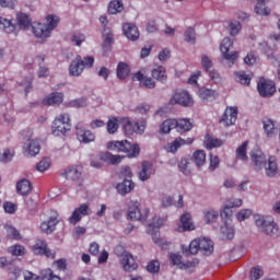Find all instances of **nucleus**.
Masks as SVG:
<instances>
[{
	"label": "nucleus",
	"instance_id": "51",
	"mask_svg": "<svg viewBox=\"0 0 280 280\" xmlns=\"http://www.w3.org/2000/svg\"><path fill=\"white\" fill-rule=\"evenodd\" d=\"M178 167L182 174H185V176H189L191 174V164L189 163V160L182 159Z\"/></svg>",
	"mask_w": 280,
	"mask_h": 280
},
{
	"label": "nucleus",
	"instance_id": "64",
	"mask_svg": "<svg viewBox=\"0 0 280 280\" xmlns=\"http://www.w3.org/2000/svg\"><path fill=\"white\" fill-rule=\"evenodd\" d=\"M250 279L257 280V279H261V277H264V269H261V267L257 266L254 267L250 270Z\"/></svg>",
	"mask_w": 280,
	"mask_h": 280
},
{
	"label": "nucleus",
	"instance_id": "47",
	"mask_svg": "<svg viewBox=\"0 0 280 280\" xmlns=\"http://www.w3.org/2000/svg\"><path fill=\"white\" fill-rule=\"evenodd\" d=\"M258 49L260 51H262V54H265V56H267V58H272V56L275 54V48L269 46L268 42H266V40H262V42L258 43Z\"/></svg>",
	"mask_w": 280,
	"mask_h": 280
},
{
	"label": "nucleus",
	"instance_id": "42",
	"mask_svg": "<svg viewBox=\"0 0 280 280\" xmlns=\"http://www.w3.org/2000/svg\"><path fill=\"white\" fill-rule=\"evenodd\" d=\"M116 73L119 80H126L128 75H130V67L126 62H119L117 66Z\"/></svg>",
	"mask_w": 280,
	"mask_h": 280
},
{
	"label": "nucleus",
	"instance_id": "37",
	"mask_svg": "<svg viewBox=\"0 0 280 280\" xmlns=\"http://www.w3.org/2000/svg\"><path fill=\"white\" fill-rule=\"evenodd\" d=\"M262 128L267 137H277V128H275V121L270 118L262 119Z\"/></svg>",
	"mask_w": 280,
	"mask_h": 280
},
{
	"label": "nucleus",
	"instance_id": "44",
	"mask_svg": "<svg viewBox=\"0 0 280 280\" xmlns=\"http://www.w3.org/2000/svg\"><path fill=\"white\" fill-rule=\"evenodd\" d=\"M247 148L248 141H245L241 145H238L235 151L236 159H238L240 161H248V155L246 154Z\"/></svg>",
	"mask_w": 280,
	"mask_h": 280
},
{
	"label": "nucleus",
	"instance_id": "1",
	"mask_svg": "<svg viewBox=\"0 0 280 280\" xmlns=\"http://www.w3.org/2000/svg\"><path fill=\"white\" fill-rule=\"evenodd\" d=\"M60 18L57 15H47L44 22H34L32 24V32L42 43H45L48 38H51L54 30L58 27Z\"/></svg>",
	"mask_w": 280,
	"mask_h": 280
},
{
	"label": "nucleus",
	"instance_id": "46",
	"mask_svg": "<svg viewBox=\"0 0 280 280\" xmlns=\"http://www.w3.org/2000/svg\"><path fill=\"white\" fill-rule=\"evenodd\" d=\"M230 36H237L242 32V24L237 20H231L228 26Z\"/></svg>",
	"mask_w": 280,
	"mask_h": 280
},
{
	"label": "nucleus",
	"instance_id": "62",
	"mask_svg": "<svg viewBox=\"0 0 280 280\" xmlns=\"http://www.w3.org/2000/svg\"><path fill=\"white\" fill-rule=\"evenodd\" d=\"M147 270L152 275L159 272V270H161V262H159V260H151L147 267Z\"/></svg>",
	"mask_w": 280,
	"mask_h": 280
},
{
	"label": "nucleus",
	"instance_id": "16",
	"mask_svg": "<svg viewBox=\"0 0 280 280\" xmlns=\"http://www.w3.org/2000/svg\"><path fill=\"white\" fill-rule=\"evenodd\" d=\"M250 160L254 165V170L259 172L266 167V154L259 148H255L250 151Z\"/></svg>",
	"mask_w": 280,
	"mask_h": 280
},
{
	"label": "nucleus",
	"instance_id": "63",
	"mask_svg": "<svg viewBox=\"0 0 280 280\" xmlns=\"http://www.w3.org/2000/svg\"><path fill=\"white\" fill-rule=\"evenodd\" d=\"M165 224V220L161 217H154L153 221L149 223V229H161Z\"/></svg>",
	"mask_w": 280,
	"mask_h": 280
},
{
	"label": "nucleus",
	"instance_id": "9",
	"mask_svg": "<svg viewBox=\"0 0 280 280\" xmlns=\"http://www.w3.org/2000/svg\"><path fill=\"white\" fill-rule=\"evenodd\" d=\"M226 203H224L221 210V218L225 219L223 225L221 226V233L225 240H233L235 237V226H233V210Z\"/></svg>",
	"mask_w": 280,
	"mask_h": 280
},
{
	"label": "nucleus",
	"instance_id": "15",
	"mask_svg": "<svg viewBox=\"0 0 280 280\" xmlns=\"http://www.w3.org/2000/svg\"><path fill=\"white\" fill-rule=\"evenodd\" d=\"M177 233H187L189 231H196V224L189 212H185L179 218V223L176 228Z\"/></svg>",
	"mask_w": 280,
	"mask_h": 280
},
{
	"label": "nucleus",
	"instance_id": "38",
	"mask_svg": "<svg viewBox=\"0 0 280 280\" xmlns=\"http://www.w3.org/2000/svg\"><path fill=\"white\" fill-rule=\"evenodd\" d=\"M177 132H189L191 128H194V122H191L190 119L187 118H180L176 120V126H175Z\"/></svg>",
	"mask_w": 280,
	"mask_h": 280
},
{
	"label": "nucleus",
	"instance_id": "12",
	"mask_svg": "<svg viewBox=\"0 0 280 280\" xmlns=\"http://www.w3.org/2000/svg\"><path fill=\"white\" fill-rule=\"evenodd\" d=\"M38 152H40V143L32 136V131H28V138L23 144V154L24 156H36Z\"/></svg>",
	"mask_w": 280,
	"mask_h": 280
},
{
	"label": "nucleus",
	"instance_id": "23",
	"mask_svg": "<svg viewBox=\"0 0 280 280\" xmlns=\"http://www.w3.org/2000/svg\"><path fill=\"white\" fill-rule=\"evenodd\" d=\"M122 32L128 40H139V27H137V25L133 23H126L122 25Z\"/></svg>",
	"mask_w": 280,
	"mask_h": 280
},
{
	"label": "nucleus",
	"instance_id": "11",
	"mask_svg": "<svg viewBox=\"0 0 280 280\" xmlns=\"http://www.w3.org/2000/svg\"><path fill=\"white\" fill-rule=\"evenodd\" d=\"M121 126L126 135H143L145 132V126L148 122L145 120L132 121L130 118H121Z\"/></svg>",
	"mask_w": 280,
	"mask_h": 280
},
{
	"label": "nucleus",
	"instance_id": "28",
	"mask_svg": "<svg viewBox=\"0 0 280 280\" xmlns=\"http://www.w3.org/2000/svg\"><path fill=\"white\" fill-rule=\"evenodd\" d=\"M32 182L28 179L23 178L16 183V192L20 196H30V194H32Z\"/></svg>",
	"mask_w": 280,
	"mask_h": 280
},
{
	"label": "nucleus",
	"instance_id": "58",
	"mask_svg": "<svg viewBox=\"0 0 280 280\" xmlns=\"http://www.w3.org/2000/svg\"><path fill=\"white\" fill-rule=\"evenodd\" d=\"M7 235L10 237V240H21V234L19 233V230H16L12 225L5 226Z\"/></svg>",
	"mask_w": 280,
	"mask_h": 280
},
{
	"label": "nucleus",
	"instance_id": "53",
	"mask_svg": "<svg viewBox=\"0 0 280 280\" xmlns=\"http://www.w3.org/2000/svg\"><path fill=\"white\" fill-rule=\"evenodd\" d=\"M51 167V160L49 158H44L40 162L37 163V172H47Z\"/></svg>",
	"mask_w": 280,
	"mask_h": 280
},
{
	"label": "nucleus",
	"instance_id": "60",
	"mask_svg": "<svg viewBox=\"0 0 280 280\" xmlns=\"http://www.w3.org/2000/svg\"><path fill=\"white\" fill-rule=\"evenodd\" d=\"M40 275L43 280H61L58 276L54 275L51 269H44Z\"/></svg>",
	"mask_w": 280,
	"mask_h": 280
},
{
	"label": "nucleus",
	"instance_id": "29",
	"mask_svg": "<svg viewBox=\"0 0 280 280\" xmlns=\"http://www.w3.org/2000/svg\"><path fill=\"white\" fill-rule=\"evenodd\" d=\"M183 145H185V139L176 138L174 141L166 143L164 150L168 154H176V152H178Z\"/></svg>",
	"mask_w": 280,
	"mask_h": 280
},
{
	"label": "nucleus",
	"instance_id": "17",
	"mask_svg": "<svg viewBox=\"0 0 280 280\" xmlns=\"http://www.w3.org/2000/svg\"><path fill=\"white\" fill-rule=\"evenodd\" d=\"M235 121H237V107H228L221 116L220 124L229 128V126H233Z\"/></svg>",
	"mask_w": 280,
	"mask_h": 280
},
{
	"label": "nucleus",
	"instance_id": "54",
	"mask_svg": "<svg viewBox=\"0 0 280 280\" xmlns=\"http://www.w3.org/2000/svg\"><path fill=\"white\" fill-rule=\"evenodd\" d=\"M20 86V91H24L25 95L32 91V77H27L22 82L18 83Z\"/></svg>",
	"mask_w": 280,
	"mask_h": 280
},
{
	"label": "nucleus",
	"instance_id": "8",
	"mask_svg": "<svg viewBox=\"0 0 280 280\" xmlns=\"http://www.w3.org/2000/svg\"><path fill=\"white\" fill-rule=\"evenodd\" d=\"M115 255L119 259V264L125 270V272H132L133 270H137V262L135 261V257L130 252L126 250L124 246L117 245L114 249Z\"/></svg>",
	"mask_w": 280,
	"mask_h": 280
},
{
	"label": "nucleus",
	"instance_id": "40",
	"mask_svg": "<svg viewBox=\"0 0 280 280\" xmlns=\"http://www.w3.org/2000/svg\"><path fill=\"white\" fill-rule=\"evenodd\" d=\"M224 145V142L221 139H218L213 136H206L205 138V147L207 150H213V148H222Z\"/></svg>",
	"mask_w": 280,
	"mask_h": 280
},
{
	"label": "nucleus",
	"instance_id": "61",
	"mask_svg": "<svg viewBox=\"0 0 280 280\" xmlns=\"http://www.w3.org/2000/svg\"><path fill=\"white\" fill-rule=\"evenodd\" d=\"M172 205H174V197H172L171 195H163L161 198V206L164 209H167L172 207Z\"/></svg>",
	"mask_w": 280,
	"mask_h": 280
},
{
	"label": "nucleus",
	"instance_id": "25",
	"mask_svg": "<svg viewBox=\"0 0 280 280\" xmlns=\"http://www.w3.org/2000/svg\"><path fill=\"white\" fill-rule=\"evenodd\" d=\"M58 224V217L51 215L48 220L42 222L40 231L49 235L56 231V225Z\"/></svg>",
	"mask_w": 280,
	"mask_h": 280
},
{
	"label": "nucleus",
	"instance_id": "41",
	"mask_svg": "<svg viewBox=\"0 0 280 280\" xmlns=\"http://www.w3.org/2000/svg\"><path fill=\"white\" fill-rule=\"evenodd\" d=\"M192 161L196 167H202L207 163V153L203 150H197L192 153Z\"/></svg>",
	"mask_w": 280,
	"mask_h": 280
},
{
	"label": "nucleus",
	"instance_id": "21",
	"mask_svg": "<svg viewBox=\"0 0 280 280\" xmlns=\"http://www.w3.org/2000/svg\"><path fill=\"white\" fill-rule=\"evenodd\" d=\"M84 71V66L82 65V57L78 55L69 66V74L73 78H80Z\"/></svg>",
	"mask_w": 280,
	"mask_h": 280
},
{
	"label": "nucleus",
	"instance_id": "2",
	"mask_svg": "<svg viewBox=\"0 0 280 280\" xmlns=\"http://www.w3.org/2000/svg\"><path fill=\"white\" fill-rule=\"evenodd\" d=\"M16 23L14 24L12 20L0 16V30L5 34H14V36L19 34V30H27L32 25V19L25 13H18Z\"/></svg>",
	"mask_w": 280,
	"mask_h": 280
},
{
	"label": "nucleus",
	"instance_id": "50",
	"mask_svg": "<svg viewBox=\"0 0 280 280\" xmlns=\"http://www.w3.org/2000/svg\"><path fill=\"white\" fill-rule=\"evenodd\" d=\"M184 40L186 43H189V45H196V31L194 30V27H188L184 32Z\"/></svg>",
	"mask_w": 280,
	"mask_h": 280
},
{
	"label": "nucleus",
	"instance_id": "19",
	"mask_svg": "<svg viewBox=\"0 0 280 280\" xmlns=\"http://www.w3.org/2000/svg\"><path fill=\"white\" fill-rule=\"evenodd\" d=\"M34 255H44L48 259H56V253L47 248V243L45 241H37L33 245Z\"/></svg>",
	"mask_w": 280,
	"mask_h": 280
},
{
	"label": "nucleus",
	"instance_id": "20",
	"mask_svg": "<svg viewBox=\"0 0 280 280\" xmlns=\"http://www.w3.org/2000/svg\"><path fill=\"white\" fill-rule=\"evenodd\" d=\"M62 176H65L67 180H72V183H77L79 187L82 185V182L80 180L82 176V171L79 166H70L66 168V171L62 173Z\"/></svg>",
	"mask_w": 280,
	"mask_h": 280
},
{
	"label": "nucleus",
	"instance_id": "27",
	"mask_svg": "<svg viewBox=\"0 0 280 280\" xmlns=\"http://www.w3.org/2000/svg\"><path fill=\"white\" fill-rule=\"evenodd\" d=\"M199 252L202 255H213V241L207 237H199Z\"/></svg>",
	"mask_w": 280,
	"mask_h": 280
},
{
	"label": "nucleus",
	"instance_id": "18",
	"mask_svg": "<svg viewBox=\"0 0 280 280\" xmlns=\"http://www.w3.org/2000/svg\"><path fill=\"white\" fill-rule=\"evenodd\" d=\"M257 90L261 97H271V95L275 94V91H277V88L272 81L260 80Z\"/></svg>",
	"mask_w": 280,
	"mask_h": 280
},
{
	"label": "nucleus",
	"instance_id": "39",
	"mask_svg": "<svg viewBox=\"0 0 280 280\" xmlns=\"http://www.w3.org/2000/svg\"><path fill=\"white\" fill-rule=\"evenodd\" d=\"M119 124H121V117H109L106 122L108 135H115L119 130Z\"/></svg>",
	"mask_w": 280,
	"mask_h": 280
},
{
	"label": "nucleus",
	"instance_id": "31",
	"mask_svg": "<svg viewBox=\"0 0 280 280\" xmlns=\"http://www.w3.org/2000/svg\"><path fill=\"white\" fill-rule=\"evenodd\" d=\"M116 189L120 196H126L127 194H130L132 189H135V183L130 179H125L124 182L117 184Z\"/></svg>",
	"mask_w": 280,
	"mask_h": 280
},
{
	"label": "nucleus",
	"instance_id": "3",
	"mask_svg": "<svg viewBox=\"0 0 280 280\" xmlns=\"http://www.w3.org/2000/svg\"><path fill=\"white\" fill-rule=\"evenodd\" d=\"M107 150H112L113 152H124L128 156V159H137L141 153V149L138 143H130L128 140H113L107 142Z\"/></svg>",
	"mask_w": 280,
	"mask_h": 280
},
{
	"label": "nucleus",
	"instance_id": "43",
	"mask_svg": "<svg viewBox=\"0 0 280 280\" xmlns=\"http://www.w3.org/2000/svg\"><path fill=\"white\" fill-rule=\"evenodd\" d=\"M220 213L217 210L208 209L203 211V219L206 224H213L218 222Z\"/></svg>",
	"mask_w": 280,
	"mask_h": 280
},
{
	"label": "nucleus",
	"instance_id": "48",
	"mask_svg": "<svg viewBox=\"0 0 280 280\" xmlns=\"http://www.w3.org/2000/svg\"><path fill=\"white\" fill-rule=\"evenodd\" d=\"M14 149H4L0 151V163H10L14 159Z\"/></svg>",
	"mask_w": 280,
	"mask_h": 280
},
{
	"label": "nucleus",
	"instance_id": "13",
	"mask_svg": "<svg viewBox=\"0 0 280 280\" xmlns=\"http://www.w3.org/2000/svg\"><path fill=\"white\" fill-rule=\"evenodd\" d=\"M75 135L79 142L83 143L84 145L94 143L96 139L95 132L91 131V129H85L80 122L75 126Z\"/></svg>",
	"mask_w": 280,
	"mask_h": 280
},
{
	"label": "nucleus",
	"instance_id": "35",
	"mask_svg": "<svg viewBox=\"0 0 280 280\" xmlns=\"http://www.w3.org/2000/svg\"><path fill=\"white\" fill-rule=\"evenodd\" d=\"M101 161H104L105 163H110L112 165H119L121 161H124V156L121 155H114L109 152H103L100 154Z\"/></svg>",
	"mask_w": 280,
	"mask_h": 280
},
{
	"label": "nucleus",
	"instance_id": "5",
	"mask_svg": "<svg viewBox=\"0 0 280 280\" xmlns=\"http://www.w3.org/2000/svg\"><path fill=\"white\" fill-rule=\"evenodd\" d=\"M235 39L231 37H224L220 44V51L223 60L226 61L228 67H233L240 58V51L233 50Z\"/></svg>",
	"mask_w": 280,
	"mask_h": 280
},
{
	"label": "nucleus",
	"instance_id": "49",
	"mask_svg": "<svg viewBox=\"0 0 280 280\" xmlns=\"http://www.w3.org/2000/svg\"><path fill=\"white\" fill-rule=\"evenodd\" d=\"M198 252H200V241L199 237L195 238L194 241L190 242L189 247L187 249L186 247V255H198Z\"/></svg>",
	"mask_w": 280,
	"mask_h": 280
},
{
	"label": "nucleus",
	"instance_id": "56",
	"mask_svg": "<svg viewBox=\"0 0 280 280\" xmlns=\"http://www.w3.org/2000/svg\"><path fill=\"white\" fill-rule=\"evenodd\" d=\"M235 80L240 82V84H250V75L246 74L244 71L236 72Z\"/></svg>",
	"mask_w": 280,
	"mask_h": 280
},
{
	"label": "nucleus",
	"instance_id": "6",
	"mask_svg": "<svg viewBox=\"0 0 280 280\" xmlns=\"http://www.w3.org/2000/svg\"><path fill=\"white\" fill-rule=\"evenodd\" d=\"M68 132H71V116L67 113L57 115L51 125V133L55 137H65Z\"/></svg>",
	"mask_w": 280,
	"mask_h": 280
},
{
	"label": "nucleus",
	"instance_id": "4",
	"mask_svg": "<svg viewBox=\"0 0 280 280\" xmlns=\"http://www.w3.org/2000/svg\"><path fill=\"white\" fill-rule=\"evenodd\" d=\"M253 220L260 233H265V235H269L270 237H275L279 233V226L270 217L256 213L253 215Z\"/></svg>",
	"mask_w": 280,
	"mask_h": 280
},
{
	"label": "nucleus",
	"instance_id": "36",
	"mask_svg": "<svg viewBox=\"0 0 280 280\" xmlns=\"http://www.w3.org/2000/svg\"><path fill=\"white\" fill-rule=\"evenodd\" d=\"M174 128H176V119L168 118L160 125L159 132L160 135H170Z\"/></svg>",
	"mask_w": 280,
	"mask_h": 280
},
{
	"label": "nucleus",
	"instance_id": "32",
	"mask_svg": "<svg viewBox=\"0 0 280 280\" xmlns=\"http://www.w3.org/2000/svg\"><path fill=\"white\" fill-rule=\"evenodd\" d=\"M198 97L203 100V102H211V100H215V97H218V92L208 88H200L198 90Z\"/></svg>",
	"mask_w": 280,
	"mask_h": 280
},
{
	"label": "nucleus",
	"instance_id": "10",
	"mask_svg": "<svg viewBox=\"0 0 280 280\" xmlns=\"http://www.w3.org/2000/svg\"><path fill=\"white\" fill-rule=\"evenodd\" d=\"M170 104H178L184 108H191L194 106V96L187 90H176L170 100Z\"/></svg>",
	"mask_w": 280,
	"mask_h": 280
},
{
	"label": "nucleus",
	"instance_id": "45",
	"mask_svg": "<svg viewBox=\"0 0 280 280\" xmlns=\"http://www.w3.org/2000/svg\"><path fill=\"white\" fill-rule=\"evenodd\" d=\"M124 11V2L120 0H113L108 5L109 14H119V12Z\"/></svg>",
	"mask_w": 280,
	"mask_h": 280
},
{
	"label": "nucleus",
	"instance_id": "14",
	"mask_svg": "<svg viewBox=\"0 0 280 280\" xmlns=\"http://www.w3.org/2000/svg\"><path fill=\"white\" fill-rule=\"evenodd\" d=\"M90 208L88 203H82L78 208H75L71 215L68 218L69 224H72V226H75V224L80 223L82 221V218L90 215L89 212Z\"/></svg>",
	"mask_w": 280,
	"mask_h": 280
},
{
	"label": "nucleus",
	"instance_id": "59",
	"mask_svg": "<svg viewBox=\"0 0 280 280\" xmlns=\"http://www.w3.org/2000/svg\"><path fill=\"white\" fill-rule=\"evenodd\" d=\"M257 60H259V57L254 51L248 52L244 58V62L245 65H248V67H253V65H257Z\"/></svg>",
	"mask_w": 280,
	"mask_h": 280
},
{
	"label": "nucleus",
	"instance_id": "22",
	"mask_svg": "<svg viewBox=\"0 0 280 280\" xmlns=\"http://www.w3.org/2000/svg\"><path fill=\"white\" fill-rule=\"evenodd\" d=\"M152 174H154V167L152 166V163L143 161L141 168L138 172L139 180L145 183V180H150V176H152Z\"/></svg>",
	"mask_w": 280,
	"mask_h": 280
},
{
	"label": "nucleus",
	"instance_id": "30",
	"mask_svg": "<svg viewBox=\"0 0 280 280\" xmlns=\"http://www.w3.org/2000/svg\"><path fill=\"white\" fill-rule=\"evenodd\" d=\"M266 176L269 178H272L277 176V173L279 172V166L277 164V158L270 156L268 159V164L265 166Z\"/></svg>",
	"mask_w": 280,
	"mask_h": 280
},
{
	"label": "nucleus",
	"instance_id": "7",
	"mask_svg": "<svg viewBox=\"0 0 280 280\" xmlns=\"http://www.w3.org/2000/svg\"><path fill=\"white\" fill-rule=\"evenodd\" d=\"M150 215V208L142 207L141 202L135 200L129 201L127 209V219L135 222H145Z\"/></svg>",
	"mask_w": 280,
	"mask_h": 280
},
{
	"label": "nucleus",
	"instance_id": "33",
	"mask_svg": "<svg viewBox=\"0 0 280 280\" xmlns=\"http://www.w3.org/2000/svg\"><path fill=\"white\" fill-rule=\"evenodd\" d=\"M63 100L65 95L62 93L54 92L44 100V104L47 106H57L58 104H62Z\"/></svg>",
	"mask_w": 280,
	"mask_h": 280
},
{
	"label": "nucleus",
	"instance_id": "57",
	"mask_svg": "<svg viewBox=\"0 0 280 280\" xmlns=\"http://www.w3.org/2000/svg\"><path fill=\"white\" fill-rule=\"evenodd\" d=\"M225 205L232 209H237L244 205V201L241 198L231 197L226 199Z\"/></svg>",
	"mask_w": 280,
	"mask_h": 280
},
{
	"label": "nucleus",
	"instance_id": "52",
	"mask_svg": "<svg viewBox=\"0 0 280 280\" xmlns=\"http://www.w3.org/2000/svg\"><path fill=\"white\" fill-rule=\"evenodd\" d=\"M9 253L14 257H23V255H25V247H23V245L10 246Z\"/></svg>",
	"mask_w": 280,
	"mask_h": 280
},
{
	"label": "nucleus",
	"instance_id": "24",
	"mask_svg": "<svg viewBox=\"0 0 280 280\" xmlns=\"http://www.w3.org/2000/svg\"><path fill=\"white\" fill-rule=\"evenodd\" d=\"M151 75L153 80L165 84L167 82V70L163 66H156L151 70Z\"/></svg>",
	"mask_w": 280,
	"mask_h": 280
},
{
	"label": "nucleus",
	"instance_id": "34",
	"mask_svg": "<svg viewBox=\"0 0 280 280\" xmlns=\"http://www.w3.org/2000/svg\"><path fill=\"white\" fill-rule=\"evenodd\" d=\"M270 0H257V3L254 8L255 14L258 16H269L270 8L266 7Z\"/></svg>",
	"mask_w": 280,
	"mask_h": 280
},
{
	"label": "nucleus",
	"instance_id": "55",
	"mask_svg": "<svg viewBox=\"0 0 280 280\" xmlns=\"http://www.w3.org/2000/svg\"><path fill=\"white\" fill-rule=\"evenodd\" d=\"M253 215V210L250 209H242L236 214V220L238 222H244L245 220H248Z\"/></svg>",
	"mask_w": 280,
	"mask_h": 280
},
{
	"label": "nucleus",
	"instance_id": "26",
	"mask_svg": "<svg viewBox=\"0 0 280 280\" xmlns=\"http://www.w3.org/2000/svg\"><path fill=\"white\" fill-rule=\"evenodd\" d=\"M133 80L140 82V84L145 86V89H155L156 86V81H154L153 78L143 75L141 71H138L133 74Z\"/></svg>",
	"mask_w": 280,
	"mask_h": 280
}]
</instances>
